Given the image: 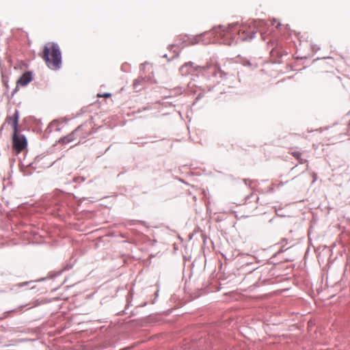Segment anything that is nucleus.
<instances>
[{
	"mask_svg": "<svg viewBox=\"0 0 350 350\" xmlns=\"http://www.w3.org/2000/svg\"><path fill=\"white\" fill-rule=\"evenodd\" d=\"M12 144L13 148L16 151L17 153H20L25 150L27 145V142L25 137L18 133L13 132L12 135Z\"/></svg>",
	"mask_w": 350,
	"mask_h": 350,
	"instance_id": "obj_3",
	"label": "nucleus"
},
{
	"mask_svg": "<svg viewBox=\"0 0 350 350\" xmlns=\"http://www.w3.org/2000/svg\"><path fill=\"white\" fill-rule=\"evenodd\" d=\"M254 35H252L250 38L252 39L253 38Z\"/></svg>",
	"mask_w": 350,
	"mask_h": 350,
	"instance_id": "obj_11",
	"label": "nucleus"
},
{
	"mask_svg": "<svg viewBox=\"0 0 350 350\" xmlns=\"http://www.w3.org/2000/svg\"><path fill=\"white\" fill-rule=\"evenodd\" d=\"M42 57L51 69L57 70L60 68L62 56L57 44L49 43L44 46Z\"/></svg>",
	"mask_w": 350,
	"mask_h": 350,
	"instance_id": "obj_1",
	"label": "nucleus"
},
{
	"mask_svg": "<svg viewBox=\"0 0 350 350\" xmlns=\"http://www.w3.org/2000/svg\"><path fill=\"white\" fill-rule=\"evenodd\" d=\"M194 68L198 73L208 77L211 75L213 77H217V75H219L221 79L226 77V73L221 70L218 63L213 59H210L204 66H196Z\"/></svg>",
	"mask_w": 350,
	"mask_h": 350,
	"instance_id": "obj_2",
	"label": "nucleus"
},
{
	"mask_svg": "<svg viewBox=\"0 0 350 350\" xmlns=\"http://www.w3.org/2000/svg\"><path fill=\"white\" fill-rule=\"evenodd\" d=\"M176 43L174 46L183 49L187 46L195 44L198 42L197 38H190L187 34H180L176 37Z\"/></svg>",
	"mask_w": 350,
	"mask_h": 350,
	"instance_id": "obj_4",
	"label": "nucleus"
},
{
	"mask_svg": "<svg viewBox=\"0 0 350 350\" xmlns=\"http://www.w3.org/2000/svg\"><path fill=\"white\" fill-rule=\"evenodd\" d=\"M290 154L293 157L297 159L298 160V161H299V163H300V164H304V163L307 162V161L306 159H304L303 158H301V153L300 152L293 151V152H291Z\"/></svg>",
	"mask_w": 350,
	"mask_h": 350,
	"instance_id": "obj_8",
	"label": "nucleus"
},
{
	"mask_svg": "<svg viewBox=\"0 0 350 350\" xmlns=\"http://www.w3.org/2000/svg\"><path fill=\"white\" fill-rule=\"evenodd\" d=\"M32 80V75L30 72L24 73L18 80L15 91L17 90L19 86H25Z\"/></svg>",
	"mask_w": 350,
	"mask_h": 350,
	"instance_id": "obj_5",
	"label": "nucleus"
},
{
	"mask_svg": "<svg viewBox=\"0 0 350 350\" xmlns=\"http://www.w3.org/2000/svg\"><path fill=\"white\" fill-rule=\"evenodd\" d=\"M111 96V94H109V93H105V94H97L98 97H104V98H109Z\"/></svg>",
	"mask_w": 350,
	"mask_h": 350,
	"instance_id": "obj_10",
	"label": "nucleus"
},
{
	"mask_svg": "<svg viewBox=\"0 0 350 350\" xmlns=\"http://www.w3.org/2000/svg\"><path fill=\"white\" fill-rule=\"evenodd\" d=\"M82 126H78L75 131H73L71 133L68 135L67 136H65L59 139V142L62 144H68L69 142H71L74 141L76 139V135L79 134V132H81Z\"/></svg>",
	"mask_w": 350,
	"mask_h": 350,
	"instance_id": "obj_6",
	"label": "nucleus"
},
{
	"mask_svg": "<svg viewBox=\"0 0 350 350\" xmlns=\"http://www.w3.org/2000/svg\"><path fill=\"white\" fill-rule=\"evenodd\" d=\"M193 64L192 62H189V63H186V64H185L181 67V68H180L181 72H184L185 74H187V72H185V71H184V70H185L186 68H187L189 66L192 67V66H193Z\"/></svg>",
	"mask_w": 350,
	"mask_h": 350,
	"instance_id": "obj_9",
	"label": "nucleus"
},
{
	"mask_svg": "<svg viewBox=\"0 0 350 350\" xmlns=\"http://www.w3.org/2000/svg\"><path fill=\"white\" fill-rule=\"evenodd\" d=\"M217 83H220V80H217Z\"/></svg>",
	"mask_w": 350,
	"mask_h": 350,
	"instance_id": "obj_12",
	"label": "nucleus"
},
{
	"mask_svg": "<svg viewBox=\"0 0 350 350\" xmlns=\"http://www.w3.org/2000/svg\"><path fill=\"white\" fill-rule=\"evenodd\" d=\"M18 111H15L12 116L8 117L6 119L7 122L11 125L14 133L18 131Z\"/></svg>",
	"mask_w": 350,
	"mask_h": 350,
	"instance_id": "obj_7",
	"label": "nucleus"
}]
</instances>
